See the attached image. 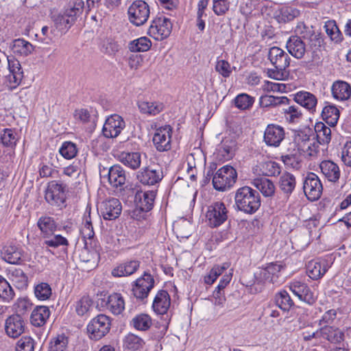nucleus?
<instances>
[{"mask_svg":"<svg viewBox=\"0 0 351 351\" xmlns=\"http://www.w3.org/2000/svg\"><path fill=\"white\" fill-rule=\"evenodd\" d=\"M254 98L245 93L237 95L234 99V104L241 110H246L251 108L254 103Z\"/></svg>","mask_w":351,"mask_h":351,"instance_id":"69168bd1","label":"nucleus"},{"mask_svg":"<svg viewBox=\"0 0 351 351\" xmlns=\"http://www.w3.org/2000/svg\"><path fill=\"white\" fill-rule=\"evenodd\" d=\"M0 139L4 146L13 147L19 141V135L15 130L6 128L1 134Z\"/></svg>","mask_w":351,"mask_h":351,"instance_id":"4d7b16f0","label":"nucleus"},{"mask_svg":"<svg viewBox=\"0 0 351 351\" xmlns=\"http://www.w3.org/2000/svg\"><path fill=\"white\" fill-rule=\"evenodd\" d=\"M315 132L320 144H328L331 140V130L322 122L316 123Z\"/></svg>","mask_w":351,"mask_h":351,"instance_id":"3c124183","label":"nucleus"},{"mask_svg":"<svg viewBox=\"0 0 351 351\" xmlns=\"http://www.w3.org/2000/svg\"><path fill=\"white\" fill-rule=\"evenodd\" d=\"M300 11L293 5H284L276 14V19L280 23H287L299 16Z\"/></svg>","mask_w":351,"mask_h":351,"instance_id":"ea45409f","label":"nucleus"},{"mask_svg":"<svg viewBox=\"0 0 351 351\" xmlns=\"http://www.w3.org/2000/svg\"><path fill=\"white\" fill-rule=\"evenodd\" d=\"M45 199L51 205L60 206L64 202V189L56 181L51 182L45 192Z\"/></svg>","mask_w":351,"mask_h":351,"instance_id":"f3484780","label":"nucleus"},{"mask_svg":"<svg viewBox=\"0 0 351 351\" xmlns=\"http://www.w3.org/2000/svg\"><path fill=\"white\" fill-rule=\"evenodd\" d=\"M252 184L265 197L272 196L275 193V186L269 179L261 177L254 178Z\"/></svg>","mask_w":351,"mask_h":351,"instance_id":"58836bf2","label":"nucleus"},{"mask_svg":"<svg viewBox=\"0 0 351 351\" xmlns=\"http://www.w3.org/2000/svg\"><path fill=\"white\" fill-rule=\"evenodd\" d=\"M119 160L126 167L136 169L141 166V156L139 152H122L119 156Z\"/></svg>","mask_w":351,"mask_h":351,"instance_id":"4c0bfd02","label":"nucleus"},{"mask_svg":"<svg viewBox=\"0 0 351 351\" xmlns=\"http://www.w3.org/2000/svg\"><path fill=\"white\" fill-rule=\"evenodd\" d=\"M93 302L89 296L84 295L75 304L76 313L81 317H88L93 309Z\"/></svg>","mask_w":351,"mask_h":351,"instance_id":"37998d69","label":"nucleus"},{"mask_svg":"<svg viewBox=\"0 0 351 351\" xmlns=\"http://www.w3.org/2000/svg\"><path fill=\"white\" fill-rule=\"evenodd\" d=\"M60 154L66 160L73 159L78 152L77 145L71 141H64L59 148Z\"/></svg>","mask_w":351,"mask_h":351,"instance_id":"052dcab7","label":"nucleus"},{"mask_svg":"<svg viewBox=\"0 0 351 351\" xmlns=\"http://www.w3.org/2000/svg\"><path fill=\"white\" fill-rule=\"evenodd\" d=\"M319 333L322 338L332 343H339L344 339L343 332L337 327H321Z\"/></svg>","mask_w":351,"mask_h":351,"instance_id":"72a5a7b5","label":"nucleus"},{"mask_svg":"<svg viewBox=\"0 0 351 351\" xmlns=\"http://www.w3.org/2000/svg\"><path fill=\"white\" fill-rule=\"evenodd\" d=\"M330 265L325 259L312 260L308 263L306 273L313 280H317L323 277L329 269Z\"/></svg>","mask_w":351,"mask_h":351,"instance_id":"412c9836","label":"nucleus"},{"mask_svg":"<svg viewBox=\"0 0 351 351\" xmlns=\"http://www.w3.org/2000/svg\"><path fill=\"white\" fill-rule=\"evenodd\" d=\"M105 307L113 315H120L125 309V301L121 293H113L104 300Z\"/></svg>","mask_w":351,"mask_h":351,"instance_id":"a878e982","label":"nucleus"},{"mask_svg":"<svg viewBox=\"0 0 351 351\" xmlns=\"http://www.w3.org/2000/svg\"><path fill=\"white\" fill-rule=\"evenodd\" d=\"M140 267V262L136 260H132L122 263L114 267L111 274L116 278L126 277L134 274Z\"/></svg>","mask_w":351,"mask_h":351,"instance_id":"393cba45","label":"nucleus"},{"mask_svg":"<svg viewBox=\"0 0 351 351\" xmlns=\"http://www.w3.org/2000/svg\"><path fill=\"white\" fill-rule=\"evenodd\" d=\"M99 209L104 219L113 220L120 215L122 207L118 199L110 198L101 202Z\"/></svg>","mask_w":351,"mask_h":351,"instance_id":"dca6fc26","label":"nucleus"},{"mask_svg":"<svg viewBox=\"0 0 351 351\" xmlns=\"http://www.w3.org/2000/svg\"><path fill=\"white\" fill-rule=\"evenodd\" d=\"M76 18L75 14H71L66 9L63 12L53 16L56 28L62 32H66L75 23Z\"/></svg>","mask_w":351,"mask_h":351,"instance_id":"c85d7f7f","label":"nucleus"},{"mask_svg":"<svg viewBox=\"0 0 351 351\" xmlns=\"http://www.w3.org/2000/svg\"><path fill=\"white\" fill-rule=\"evenodd\" d=\"M132 325L138 330H147L152 324L151 317L145 313H140L135 315L132 321Z\"/></svg>","mask_w":351,"mask_h":351,"instance_id":"09e8293b","label":"nucleus"},{"mask_svg":"<svg viewBox=\"0 0 351 351\" xmlns=\"http://www.w3.org/2000/svg\"><path fill=\"white\" fill-rule=\"evenodd\" d=\"M215 164L210 165L206 172V178L213 177V187L219 191L229 189L236 182L237 178V171L230 165H225L218 169L214 174Z\"/></svg>","mask_w":351,"mask_h":351,"instance_id":"f257e3e1","label":"nucleus"},{"mask_svg":"<svg viewBox=\"0 0 351 351\" xmlns=\"http://www.w3.org/2000/svg\"><path fill=\"white\" fill-rule=\"evenodd\" d=\"M282 111L285 119L289 123H298L302 118L301 110L296 106H287L282 108Z\"/></svg>","mask_w":351,"mask_h":351,"instance_id":"bf43d9fd","label":"nucleus"},{"mask_svg":"<svg viewBox=\"0 0 351 351\" xmlns=\"http://www.w3.org/2000/svg\"><path fill=\"white\" fill-rule=\"evenodd\" d=\"M285 138V131L283 127L274 123L267 125L263 135V141L267 146L278 147Z\"/></svg>","mask_w":351,"mask_h":351,"instance_id":"9d476101","label":"nucleus"},{"mask_svg":"<svg viewBox=\"0 0 351 351\" xmlns=\"http://www.w3.org/2000/svg\"><path fill=\"white\" fill-rule=\"evenodd\" d=\"M228 213V209L223 202H215L207 208L206 221L212 228L219 227L227 220Z\"/></svg>","mask_w":351,"mask_h":351,"instance_id":"39448f33","label":"nucleus"},{"mask_svg":"<svg viewBox=\"0 0 351 351\" xmlns=\"http://www.w3.org/2000/svg\"><path fill=\"white\" fill-rule=\"evenodd\" d=\"M254 173L265 175L266 176H276L280 174V167L279 165L274 161H268L256 166L253 169Z\"/></svg>","mask_w":351,"mask_h":351,"instance_id":"e433bc0d","label":"nucleus"},{"mask_svg":"<svg viewBox=\"0 0 351 351\" xmlns=\"http://www.w3.org/2000/svg\"><path fill=\"white\" fill-rule=\"evenodd\" d=\"M1 255L5 262L10 264L18 265L21 263L23 252L19 245H8L3 247Z\"/></svg>","mask_w":351,"mask_h":351,"instance_id":"5701e85b","label":"nucleus"},{"mask_svg":"<svg viewBox=\"0 0 351 351\" xmlns=\"http://www.w3.org/2000/svg\"><path fill=\"white\" fill-rule=\"evenodd\" d=\"M304 192L311 201L318 199L323 191L322 184L319 177L314 173H308L304 180Z\"/></svg>","mask_w":351,"mask_h":351,"instance_id":"6e6552de","label":"nucleus"},{"mask_svg":"<svg viewBox=\"0 0 351 351\" xmlns=\"http://www.w3.org/2000/svg\"><path fill=\"white\" fill-rule=\"evenodd\" d=\"M123 119L119 114H114L108 117L103 126L102 133L106 138H116L125 128Z\"/></svg>","mask_w":351,"mask_h":351,"instance_id":"f8f14e48","label":"nucleus"},{"mask_svg":"<svg viewBox=\"0 0 351 351\" xmlns=\"http://www.w3.org/2000/svg\"><path fill=\"white\" fill-rule=\"evenodd\" d=\"M171 304L170 296L167 291H159L153 301V311L158 315H165L167 313Z\"/></svg>","mask_w":351,"mask_h":351,"instance_id":"b1692460","label":"nucleus"},{"mask_svg":"<svg viewBox=\"0 0 351 351\" xmlns=\"http://www.w3.org/2000/svg\"><path fill=\"white\" fill-rule=\"evenodd\" d=\"M54 32V29H50L48 26H43L41 29L40 34H35L36 39L43 44L49 45L53 40L55 36Z\"/></svg>","mask_w":351,"mask_h":351,"instance_id":"338daca9","label":"nucleus"},{"mask_svg":"<svg viewBox=\"0 0 351 351\" xmlns=\"http://www.w3.org/2000/svg\"><path fill=\"white\" fill-rule=\"evenodd\" d=\"M275 302L282 310L289 311L293 305V302L290 295L285 290H281L275 295Z\"/></svg>","mask_w":351,"mask_h":351,"instance_id":"6e6d98bb","label":"nucleus"},{"mask_svg":"<svg viewBox=\"0 0 351 351\" xmlns=\"http://www.w3.org/2000/svg\"><path fill=\"white\" fill-rule=\"evenodd\" d=\"M230 264L228 262L223 263L221 265H215L209 272L204 276V281L205 284L208 285H213L217 278L222 275L223 272L230 267Z\"/></svg>","mask_w":351,"mask_h":351,"instance_id":"c03bdc74","label":"nucleus"},{"mask_svg":"<svg viewBox=\"0 0 351 351\" xmlns=\"http://www.w3.org/2000/svg\"><path fill=\"white\" fill-rule=\"evenodd\" d=\"M50 313V310L47 306H38L31 314V323L35 326H42L49 319Z\"/></svg>","mask_w":351,"mask_h":351,"instance_id":"f704fd0d","label":"nucleus"},{"mask_svg":"<svg viewBox=\"0 0 351 351\" xmlns=\"http://www.w3.org/2000/svg\"><path fill=\"white\" fill-rule=\"evenodd\" d=\"M137 106L141 113L148 116H155L159 114L165 107L162 102L145 99L138 100Z\"/></svg>","mask_w":351,"mask_h":351,"instance_id":"7c9ffc66","label":"nucleus"},{"mask_svg":"<svg viewBox=\"0 0 351 351\" xmlns=\"http://www.w3.org/2000/svg\"><path fill=\"white\" fill-rule=\"evenodd\" d=\"M172 128L170 125H165L156 129L153 137V143L159 152H165L171 149Z\"/></svg>","mask_w":351,"mask_h":351,"instance_id":"ddd939ff","label":"nucleus"},{"mask_svg":"<svg viewBox=\"0 0 351 351\" xmlns=\"http://www.w3.org/2000/svg\"><path fill=\"white\" fill-rule=\"evenodd\" d=\"M14 53L21 56H27L34 50V46L27 40L23 38L16 39L12 45Z\"/></svg>","mask_w":351,"mask_h":351,"instance_id":"a19ab883","label":"nucleus"},{"mask_svg":"<svg viewBox=\"0 0 351 351\" xmlns=\"http://www.w3.org/2000/svg\"><path fill=\"white\" fill-rule=\"evenodd\" d=\"M331 94L337 101H348L351 97V86L343 80H337L331 86Z\"/></svg>","mask_w":351,"mask_h":351,"instance_id":"4be33fe9","label":"nucleus"},{"mask_svg":"<svg viewBox=\"0 0 351 351\" xmlns=\"http://www.w3.org/2000/svg\"><path fill=\"white\" fill-rule=\"evenodd\" d=\"M34 294L38 300L45 301L50 298L52 290L48 283L39 282L34 286Z\"/></svg>","mask_w":351,"mask_h":351,"instance_id":"0e129e2a","label":"nucleus"},{"mask_svg":"<svg viewBox=\"0 0 351 351\" xmlns=\"http://www.w3.org/2000/svg\"><path fill=\"white\" fill-rule=\"evenodd\" d=\"M82 169V162L81 160H75L69 165L65 167L62 169L64 175L71 178H77Z\"/></svg>","mask_w":351,"mask_h":351,"instance_id":"774afa93","label":"nucleus"},{"mask_svg":"<svg viewBox=\"0 0 351 351\" xmlns=\"http://www.w3.org/2000/svg\"><path fill=\"white\" fill-rule=\"evenodd\" d=\"M14 291L10 283L0 276V298L5 302H10L14 297Z\"/></svg>","mask_w":351,"mask_h":351,"instance_id":"680f3d73","label":"nucleus"},{"mask_svg":"<svg viewBox=\"0 0 351 351\" xmlns=\"http://www.w3.org/2000/svg\"><path fill=\"white\" fill-rule=\"evenodd\" d=\"M289 99L287 97H274L272 95H263L260 97V105L263 108L276 106L279 104H288Z\"/></svg>","mask_w":351,"mask_h":351,"instance_id":"13d9d810","label":"nucleus"},{"mask_svg":"<svg viewBox=\"0 0 351 351\" xmlns=\"http://www.w3.org/2000/svg\"><path fill=\"white\" fill-rule=\"evenodd\" d=\"M155 197L154 191H138L135 195V202L142 211L147 212L152 208Z\"/></svg>","mask_w":351,"mask_h":351,"instance_id":"c756f323","label":"nucleus"},{"mask_svg":"<svg viewBox=\"0 0 351 351\" xmlns=\"http://www.w3.org/2000/svg\"><path fill=\"white\" fill-rule=\"evenodd\" d=\"M268 58L275 68L285 70L290 64V57L282 49L273 47L269 49Z\"/></svg>","mask_w":351,"mask_h":351,"instance_id":"a211bd4d","label":"nucleus"},{"mask_svg":"<svg viewBox=\"0 0 351 351\" xmlns=\"http://www.w3.org/2000/svg\"><path fill=\"white\" fill-rule=\"evenodd\" d=\"M282 268L280 264L269 263L265 267L260 268L255 274L256 280L263 283L278 284Z\"/></svg>","mask_w":351,"mask_h":351,"instance_id":"1a4fd4ad","label":"nucleus"},{"mask_svg":"<svg viewBox=\"0 0 351 351\" xmlns=\"http://www.w3.org/2000/svg\"><path fill=\"white\" fill-rule=\"evenodd\" d=\"M49 351H70L69 339L64 335H58L49 343Z\"/></svg>","mask_w":351,"mask_h":351,"instance_id":"8fccbe9b","label":"nucleus"},{"mask_svg":"<svg viewBox=\"0 0 351 351\" xmlns=\"http://www.w3.org/2000/svg\"><path fill=\"white\" fill-rule=\"evenodd\" d=\"M80 232L85 241L86 245L88 244L87 240L91 241L95 235L93 230V221L90 217V210L86 208L83 217L82 223L80 228Z\"/></svg>","mask_w":351,"mask_h":351,"instance_id":"c9c22d12","label":"nucleus"},{"mask_svg":"<svg viewBox=\"0 0 351 351\" xmlns=\"http://www.w3.org/2000/svg\"><path fill=\"white\" fill-rule=\"evenodd\" d=\"M152 46L151 40L142 36L130 41L128 44V48L132 52H145L147 51Z\"/></svg>","mask_w":351,"mask_h":351,"instance_id":"603ef678","label":"nucleus"},{"mask_svg":"<svg viewBox=\"0 0 351 351\" xmlns=\"http://www.w3.org/2000/svg\"><path fill=\"white\" fill-rule=\"evenodd\" d=\"M172 24L166 17H158L154 19L148 29L149 35L156 40L167 38L171 32Z\"/></svg>","mask_w":351,"mask_h":351,"instance_id":"423d86ee","label":"nucleus"},{"mask_svg":"<svg viewBox=\"0 0 351 351\" xmlns=\"http://www.w3.org/2000/svg\"><path fill=\"white\" fill-rule=\"evenodd\" d=\"M8 276L19 288H23L27 285V277L20 268L12 267L8 269Z\"/></svg>","mask_w":351,"mask_h":351,"instance_id":"49530a36","label":"nucleus"},{"mask_svg":"<svg viewBox=\"0 0 351 351\" xmlns=\"http://www.w3.org/2000/svg\"><path fill=\"white\" fill-rule=\"evenodd\" d=\"M154 279L153 276L144 272L143 275L134 281L132 284V293L134 296L139 300L147 298L150 291L154 287Z\"/></svg>","mask_w":351,"mask_h":351,"instance_id":"0eeeda50","label":"nucleus"},{"mask_svg":"<svg viewBox=\"0 0 351 351\" xmlns=\"http://www.w3.org/2000/svg\"><path fill=\"white\" fill-rule=\"evenodd\" d=\"M289 289L300 300L309 305L313 304L317 300V296L310 289L308 286L300 280H293L291 281L289 284Z\"/></svg>","mask_w":351,"mask_h":351,"instance_id":"9b49d317","label":"nucleus"},{"mask_svg":"<svg viewBox=\"0 0 351 351\" xmlns=\"http://www.w3.org/2000/svg\"><path fill=\"white\" fill-rule=\"evenodd\" d=\"M295 143L300 154L310 156L313 155L314 148L311 147L313 143L306 134H299L295 138Z\"/></svg>","mask_w":351,"mask_h":351,"instance_id":"de8ad7c7","label":"nucleus"},{"mask_svg":"<svg viewBox=\"0 0 351 351\" xmlns=\"http://www.w3.org/2000/svg\"><path fill=\"white\" fill-rule=\"evenodd\" d=\"M109 184L115 188L122 186L125 183V171L119 165L112 166L108 171Z\"/></svg>","mask_w":351,"mask_h":351,"instance_id":"2f4dec72","label":"nucleus"},{"mask_svg":"<svg viewBox=\"0 0 351 351\" xmlns=\"http://www.w3.org/2000/svg\"><path fill=\"white\" fill-rule=\"evenodd\" d=\"M325 31L331 39L335 43H339L342 40L343 36L339 29L338 28L337 23L335 21L328 20L324 24Z\"/></svg>","mask_w":351,"mask_h":351,"instance_id":"5fc2aeb1","label":"nucleus"},{"mask_svg":"<svg viewBox=\"0 0 351 351\" xmlns=\"http://www.w3.org/2000/svg\"><path fill=\"white\" fill-rule=\"evenodd\" d=\"M323 119L330 126H335L339 118V110L335 105L326 106L322 112Z\"/></svg>","mask_w":351,"mask_h":351,"instance_id":"a18cd8bd","label":"nucleus"},{"mask_svg":"<svg viewBox=\"0 0 351 351\" xmlns=\"http://www.w3.org/2000/svg\"><path fill=\"white\" fill-rule=\"evenodd\" d=\"M38 226L45 236L52 234L56 230V224L50 217H40L38 221Z\"/></svg>","mask_w":351,"mask_h":351,"instance_id":"e2e57ef3","label":"nucleus"},{"mask_svg":"<svg viewBox=\"0 0 351 351\" xmlns=\"http://www.w3.org/2000/svg\"><path fill=\"white\" fill-rule=\"evenodd\" d=\"M144 344L145 341L142 338L132 333L128 334L123 339L124 348L132 351L142 349Z\"/></svg>","mask_w":351,"mask_h":351,"instance_id":"864d4df0","label":"nucleus"},{"mask_svg":"<svg viewBox=\"0 0 351 351\" xmlns=\"http://www.w3.org/2000/svg\"><path fill=\"white\" fill-rule=\"evenodd\" d=\"M322 173L326 178L332 182H336L340 177L339 166L332 160H324L319 165Z\"/></svg>","mask_w":351,"mask_h":351,"instance_id":"473e14b6","label":"nucleus"},{"mask_svg":"<svg viewBox=\"0 0 351 351\" xmlns=\"http://www.w3.org/2000/svg\"><path fill=\"white\" fill-rule=\"evenodd\" d=\"M234 149L235 142L232 140L226 139L217 146L214 154L216 159L224 162L233 157Z\"/></svg>","mask_w":351,"mask_h":351,"instance_id":"bb28decb","label":"nucleus"},{"mask_svg":"<svg viewBox=\"0 0 351 351\" xmlns=\"http://www.w3.org/2000/svg\"><path fill=\"white\" fill-rule=\"evenodd\" d=\"M111 322L109 317L100 314L90 320L87 326V332L90 339L99 340L110 330Z\"/></svg>","mask_w":351,"mask_h":351,"instance_id":"7ed1b4c3","label":"nucleus"},{"mask_svg":"<svg viewBox=\"0 0 351 351\" xmlns=\"http://www.w3.org/2000/svg\"><path fill=\"white\" fill-rule=\"evenodd\" d=\"M136 178L141 184L152 186L162 180L163 173L160 167L153 168L148 167L141 169L137 173Z\"/></svg>","mask_w":351,"mask_h":351,"instance_id":"2eb2a0df","label":"nucleus"},{"mask_svg":"<svg viewBox=\"0 0 351 351\" xmlns=\"http://www.w3.org/2000/svg\"><path fill=\"white\" fill-rule=\"evenodd\" d=\"M8 64L10 74L8 75L7 86L9 89L15 88L23 77V72L19 61L14 57H8Z\"/></svg>","mask_w":351,"mask_h":351,"instance_id":"4468645a","label":"nucleus"},{"mask_svg":"<svg viewBox=\"0 0 351 351\" xmlns=\"http://www.w3.org/2000/svg\"><path fill=\"white\" fill-rule=\"evenodd\" d=\"M235 205L237 208L245 213H254L261 206L258 193L250 186H243L236 191Z\"/></svg>","mask_w":351,"mask_h":351,"instance_id":"f03ea898","label":"nucleus"},{"mask_svg":"<svg viewBox=\"0 0 351 351\" xmlns=\"http://www.w3.org/2000/svg\"><path fill=\"white\" fill-rule=\"evenodd\" d=\"M286 47L294 58H302L306 52V44L298 36H291L287 41Z\"/></svg>","mask_w":351,"mask_h":351,"instance_id":"cd10ccee","label":"nucleus"},{"mask_svg":"<svg viewBox=\"0 0 351 351\" xmlns=\"http://www.w3.org/2000/svg\"><path fill=\"white\" fill-rule=\"evenodd\" d=\"M25 330V322L19 315H12L8 317L5 323L6 334L12 338L19 337Z\"/></svg>","mask_w":351,"mask_h":351,"instance_id":"6ab92c4d","label":"nucleus"},{"mask_svg":"<svg viewBox=\"0 0 351 351\" xmlns=\"http://www.w3.org/2000/svg\"><path fill=\"white\" fill-rule=\"evenodd\" d=\"M294 100L310 113L313 114L316 111L317 98L314 94L308 91L300 90L294 94Z\"/></svg>","mask_w":351,"mask_h":351,"instance_id":"aec40b11","label":"nucleus"},{"mask_svg":"<svg viewBox=\"0 0 351 351\" xmlns=\"http://www.w3.org/2000/svg\"><path fill=\"white\" fill-rule=\"evenodd\" d=\"M278 184L280 190L284 193L290 195L295 188V178L291 173L285 172L280 176Z\"/></svg>","mask_w":351,"mask_h":351,"instance_id":"79ce46f5","label":"nucleus"},{"mask_svg":"<svg viewBox=\"0 0 351 351\" xmlns=\"http://www.w3.org/2000/svg\"><path fill=\"white\" fill-rule=\"evenodd\" d=\"M130 21L136 26L143 25L150 14L148 4L143 0H134L128 8Z\"/></svg>","mask_w":351,"mask_h":351,"instance_id":"20e7f679","label":"nucleus"}]
</instances>
